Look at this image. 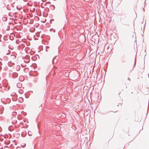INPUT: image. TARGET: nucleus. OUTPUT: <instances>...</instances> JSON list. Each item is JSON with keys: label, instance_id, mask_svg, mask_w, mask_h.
<instances>
[{"label": "nucleus", "instance_id": "obj_2", "mask_svg": "<svg viewBox=\"0 0 149 149\" xmlns=\"http://www.w3.org/2000/svg\"><path fill=\"white\" fill-rule=\"evenodd\" d=\"M3 19H6V17H3Z\"/></svg>", "mask_w": 149, "mask_h": 149}, {"label": "nucleus", "instance_id": "obj_3", "mask_svg": "<svg viewBox=\"0 0 149 149\" xmlns=\"http://www.w3.org/2000/svg\"><path fill=\"white\" fill-rule=\"evenodd\" d=\"M128 79L129 80V81H130V79L129 78H128Z\"/></svg>", "mask_w": 149, "mask_h": 149}, {"label": "nucleus", "instance_id": "obj_1", "mask_svg": "<svg viewBox=\"0 0 149 149\" xmlns=\"http://www.w3.org/2000/svg\"><path fill=\"white\" fill-rule=\"evenodd\" d=\"M22 100V98H19V101H20V100Z\"/></svg>", "mask_w": 149, "mask_h": 149}]
</instances>
